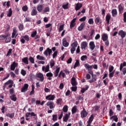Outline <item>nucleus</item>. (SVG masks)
<instances>
[{"mask_svg": "<svg viewBox=\"0 0 126 126\" xmlns=\"http://www.w3.org/2000/svg\"><path fill=\"white\" fill-rule=\"evenodd\" d=\"M84 26H85V23H82L78 28V31H82V30H83L84 29Z\"/></svg>", "mask_w": 126, "mask_h": 126, "instance_id": "7c9ffc66", "label": "nucleus"}, {"mask_svg": "<svg viewBox=\"0 0 126 126\" xmlns=\"http://www.w3.org/2000/svg\"><path fill=\"white\" fill-rule=\"evenodd\" d=\"M101 38L103 42H105V41L108 40V34L106 33L103 34L101 36Z\"/></svg>", "mask_w": 126, "mask_h": 126, "instance_id": "393cba45", "label": "nucleus"}, {"mask_svg": "<svg viewBox=\"0 0 126 126\" xmlns=\"http://www.w3.org/2000/svg\"><path fill=\"white\" fill-rule=\"evenodd\" d=\"M100 108V105H95L94 107V110L95 111H99V108Z\"/></svg>", "mask_w": 126, "mask_h": 126, "instance_id": "864d4df0", "label": "nucleus"}, {"mask_svg": "<svg viewBox=\"0 0 126 126\" xmlns=\"http://www.w3.org/2000/svg\"><path fill=\"white\" fill-rule=\"evenodd\" d=\"M77 45H78V43H77V41H75L71 44V46L72 48L70 50L71 54H74V51H75V50H76L75 48L77 47Z\"/></svg>", "mask_w": 126, "mask_h": 126, "instance_id": "f257e3e1", "label": "nucleus"}, {"mask_svg": "<svg viewBox=\"0 0 126 126\" xmlns=\"http://www.w3.org/2000/svg\"><path fill=\"white\" fill-rule=\"evenodd\" d=\"M32 19L29 17H26L24 21V22H31Z\"/></svg>", "mask_w": 126, "mask_h": 126, "instance_id": "4c0bfd02", "label": "nucleus"}, {"mask_svg": "<svg viewBox=\"0 0 126 126\" xmlns=\"http://www.w3.org/2000/svg\"><path fill=\"white\" fill-rule=\"evenodd\" d=\"M55 98H56V96H55V95L49 94L46 96L45 99L49 101H53L55 100Z\"/></svg>", "mask_w": 126, "mask_h": 126, "instance_id": "7ed1b4c3", "label": "nucleus"}, {"mask_svg": "<svg viewBox=\"0 0 126 126\" xmlns=\"http://www.w3.org/2000/svg\"><path fill=\"white\" fill-rule=\"evenodd\" d=\"M42 69L45 72H49L50 71V64H47L46 67L45 66H42Z\"/></svg>", "mask_w": 126, "mask_h": 126, "instance_id": "9d476101", "label": "nucleus"}, {"mask_svg": "<svg viewBox=\"0 0 126 126\" xmlns=\"http://www.w3.org/2000/svg\"><path fill=\"white\" fill-rule=\"evenodd\" d=\"M77 111V106L76 105H75L73 107V108L71 109V112L72 115L74 114H75V113Z\"/></svg>", "mask_w": 126, "mask_h": 126, "instance_id": "2f4dec72", "label": "nucleus"}, {"mask_svg": "<svg viewBox=\"0 0 126 126\" xmlns=\"http://www.w3.org/2000/svg\"><path fill=\"white\" fill-rule=\"evenodd\" d=\"M11 83H12V81L11 80H9L8 81L5 83L3 86V90H5L6 87V85H8L9 84H11Z\"/></svg>", "mask_w": 126, "mask_h": 126, "instance_id": "5701e85b", "label": "nucleus"}, {"mask_svg": "<svg viewBox=\"0 0 126 126\" xmlns=\"http://www.w3.org/2000/svg\"><path fill=\"white\" fill-rule=\"evenodd\" d=\"M87 56L83 55L81 57V61H82V62H84L85 61H86V60H87Z\"/></svg>", "mask_w": 126, "mask_h": 126, "instance_id": "49530a36", "label": "nucleus"}, {"mask_svg": "<svg viewBox=\"0 0 126 126\" xmlns=\"http://www.w3.org/2000/svg\"><path fill=\"white\" fill-rule=\"evenodd\" d=\"M18 64L16 63H15V62H14L10 66V69L11 70H14V69H15V67H16V66H17V65Z\"/></svg>", "mask_w": 126, "mask_h": 126, "instance_id": "dca6fc26", "label": "nucleus"}, {"mask_svg": "<svg viewBox=\"0 0 126 126\" xmlns=\"http://www.w3.org/2000/svg\"><path fill=\"white\" fill-rule=\"evenodd\" d=\"M11 15H12V9L10 8L8 11L7 16L8 17H11Z\"/></svg>", "mask_w": 126, "mask_h": 126, "instance_id": "79ce46f5", "label": "nucleus"}, {"mask_svg": "<svg viewBox=\"0 0 126 126\" xmlns=\"http://www.w3.org/2000/svg\"><path fill=\"white\" fill-rule=\"evenodd\" d=\"M88 88H89V86H88V85H86L85 88H82L81 90V93H85L86 90H88Z\"/></svg>", "mask_w": 126, "mask_h": 126, "instance_id": "ea45409f", "label": "nucleus"}, {"mask_svg": "<svg viewBox=\"0 0 126 126\" xmlns=\"http://www.w3.org/2000/svg\"><path fill=\"white\" fill-rule=\"evenodd\" d=\"M7 35H8V36H7L5 38V43H10L11 41V37H10V34L9 33H7Z\"/></svg>", "mask_w": 126, "mask_h": 126, "instance_id": "4468645a", "label": "nucleus"}, {"mask_svg": "<svg viewBox=\"0 0 126 126\" xmlns=\"http://www.w3.org/2000/svg\"><path fill=\"white\" fill-rule=\"evenodd\" d=\"M52 49H50V48H47V49L44 51V55L47 57L48 54L50 57V56H51V54H52Z\"/></svg>", "mask_w": 126, "mask_h": 126, "instance_id": "423d86ee", "label": "nucleus"}, {"mask_svg": "<svg viewBox=\"0 0 126 126\" xmlns=\"http://www.w3.org/2000/svg\"><path fill=\"white\" fill-rule=\"evenodd\" d=\"M62 7L63 9H68V2H67L65 4H63Z\"/></svg>", "mask_w": 126, "mask_h": 126, "instance_id": "8fccbe9b", "label": "nucleus"}, {"mask_svg": "<svg viewBox=\"0 0 126 126\" xmlns=\"http://www.w3.org/2000/svg\"><path fill=\"white\" fill-rule=\"evenodd\" d=\"M36 59L37 60H39V61H45V57H44L43 56H41L40 55H37L36 56Z\"/></svg>", "mask_w": 126, "mask_h": 126, "instance_id": "37998d69", "label": "nucleus"}, {"mask_svg": "<svg viewBox=\"0 0 126 126\" xmlns=\"http://www.w3.org/2000/svg\"><path fill=\"white\" fill-rule=\"evenodd\" d=\"M80 65V63H79V60H76L74 65V68H76L77 66H79Z\"/></svg>", "mask_w": 126, "mask_h": 126, "instance_id": "58836bf2", "label": "nucleus"}, {"mask_svg": "<svg viewBox=\"0 0 126 126\" xmlns=\"http://www.w3.org/2000/svg\"><path fill=\"white\" fill-rule=\"evenodd\" d=\"M76 21V18H74L71 22L70 27L72 28L75 26V22Z\"/></svg>", "mask_w": 126, "mask_h": 126, "instance_id": "bb28decb", "label": "nucleus"}, {"mask_svg": "<svg viewBox=\"0 0 126 126\" xmlns=\"http://www.w3.org/2000/svg\"><path fill=\"white\" fill-rule=\"evenodd\" d=\"M43 11V12H50V8L49 7H46L44 8Z\"/></svg>", "mask_w": 126, "mask_h": 126, "instance_id": "5fc2aeb1", "label": "nucleus"}, {"mask_svg": "<svg viewBox=\"0 0 126 126\" xmlns=\"http://www.w3.org/2000/svg\"><path fill=\"white\" fill-rule=\"evenodd\" d=\"M62 101H63V99L60 98H58L57 100V105H60V104H61V103L62 102Z\"/></svg>", "mask_w": 126, "mask_h": 126, "instance_id": "680f3d73", "label": "nucleus"}, {"mask_svg": "<svg viewBox=\"0 0 126 126\" xmlns=\"http://www.w3.org/2000/svg\"><path fill=\"white\" fill-rule=\"evenodd\" d=\"M22 10L23 11H27V10H28V7L27 6V5H25L23 6Z\"/></svg>", "mask_w": 126, "mask_h": 126, "instance_id": "bf43d9fd", "label": "nucleus"}, {"mask_svg": "<svg viewBox=\"0 0 126 126\" xmlns=\"http://www.w3.org/2000/svg\"><path fill=\"white\" fill-rule=\"evenodd\" d=\"M29 87V85L28 84H25L24 87L21 89V92L25 93L28 90Z\"/></svg>", "mask_w": 126, "mask_h": 126, "instance_id": "39448f33", "label": "nucleus"}, {"mask_svg": "<svg viewBox=\"0 0 126 126\" xmlns=\"http://www.w3.org/2000/svg\"><path fill=\"white\" fill-rule=\"evenodd\" d=\"M29 60L32 63H34V58H33L32 57H30Z\"/></svg>", "mask_w": 126, "mask_h": 126, "instance_id": "69168bd1", "label": "nucleus"}, {"mask_svg": "<svg viewBox=\"0 0 126 126\" xmlns=\"http://www.w3.org/2000/svg\"><path fill=\"white\" fill-rule=\"evenodd\" d=\"M124 8H125V7L123 5V4H120L118 6V9H119V13H123Z\"/></svg>", "mask_w": 126, "mask_h": 126, "instance_id": "2eb2a0df", "label": "nucleus"}, {"mask_svg": "<svg viewBox=\"0 0 126 126\" xmlns=\"http://www.w3.org/2000/svg\"><path fill=\"white\" fill-rule=\"evenodd\" d=\"M8 37V34L6 33L5 34H2L0 35V41H2V40H5V38Z\"/></svg>", "mask_w": 126, "mask_h": 126, "instance_id": "c756f323", "label": "nucleus"}, {"mask_svg": "<svg viewBox=\"0 0 126 126\" xmlns=\"http://www.w3.org/2000/svg\"><path fill=\"white\" fill-rule=\"evenodd\" d=\"M36 76L38 77V78H40V81H41V82L44 81V75H43V74L39 73L36 74Z\"/></svg>", "mask_w": 126, "mask_h": 126, "instance_id": "ddd939ff", "label": "nucleus"}, {"mask_svg": "<svg viewBox=\"0 0 126 126\" xmlns=\"http://www.w3.org/2000/svg\"><path fill=\"white\" fill-rule=\"evenodd\" d=\"M114 66L113 65H110L109 67V72H114Z\"/></svg>", "mask_w": 126, "mask_h": 126, "instance_id": "052dcab7", "label": "nucleus"}, {"mask_svg": "<svg viewBox=\"0 0 126 126\" xmlns=\"http://www.w3.org/2000/svg\"><path fill=\"white\" fill-rule=\"evenodd\" d=\"M38 11H37V10L36 9V8L34 7L32 9V12H31V15L32 16H35L36 14H37Z\"/></svg>", "mask_w": 126, "mask_h": 126, "instance_id": "b1692460", "label": "nucleus"}, {"mask_svg": "<svg viewBox=\"0 0 126 126\" xmlns=\"http://www.w3.org/2000/svg\"><path fill=\"white\" fill-rule=\"evenodd\" d=\"M51 67H53L55 65V61H52L50 63Z\"/></svg>", "mask_w": 126, "mask_h": 126, "instance_id": "338daca9", "label": "nucleus"}, {"mask_svg": "<svg viewBox=\"0 0 126 126\" xmlns=\"http://www.w3.org/2000/svg\"><path fill=\"white\" fill-rule=\"evenodd\" d=\"M90 47L91 51H93L95 49V44H94V41H91L90 42Z\"/></svg>", "mask_w": 126, "mask_h": 126, "instance_id": "cd10ccee", "label": "nucleus"}, {"mask_svg": "<svg viewBox=\"0 0 126 126\" xmlns=\"http://www.w3.org/2000/svg\"><path fill=\"white\" fill-rule=\"evenodd\" d=\"M10 99L12 101H14V102H15V101H16V100H17V98L16 97V96L15 95V94H12L10 96Z\"/></svg>", "mask_w": 126, "mask_h": 126, "instance_id": "c03bdc74", "label": "nucleus"}, {"mask_svg": "<svg viewBox=\"0 0 126 126\" xmlns=\"http://www.w3.org/2000/svg\"><path fill=\"white\" fill-rule=\"evenodd\" d=\"M47 106H49V109H52L55 108V103L53 101H48L46 104Z\"/></svg>", "mask_w": 126, "mask_h": 126, "instance_id": "0eeeda50", "label": "nucleus"}, {"mask_svg": "<svg viewBox=\"0 0 126 126\" xmlns=\"http://www.w3.org/2000/svg\"><path fill=\"white\" fill-rule=\"evenodd\" d=\"M69 43L66 41V38H63V47H68Z\"/></svg>", "mask_w": 126, "mask_h": 126, "instance_id": "4be33fe9", "label": "nucleus"}, {"mask_svg": "<svg viewBox=\"0 0 126 126\" xmlns=\"http://www.w3.org/2000/svg\"><path fill=\"white\" fill-rule=\"evenodd\" d=\"M93 120H94V115L92 114L91 116L90 117L89 120L87 121L88 123H92V122H93Z\"/></svg>", "mask_w": 126, "mask_h": 126, "instance_id": "c9c22d12", "label": "nucleus"}, {"mask_svg": "<svg viewBox=\"0 0 126 126\" xmlns=\"http://www.w3.org/2000/svg\"><path fill=\"white\" fill-rule=\"evenodd\" d=\"M84 66L86 68V69L88 70V71L93 69V68H92V65H90L87 63L84 64Z\"/></svg>", "mask_w": 126, "mask_h": 126, "instance_id": "a878e982", "label": "nucleus"}, {"mask_svg": "<svg viewBox=\"0 0 126 126\" xmlns=\"http://www.w3.org/2000/svg\"><path fill=\"white\" fill-rule=\"evenodd\" d=\"M119 36H120L122 39H124L126 37V33L123 30H121L118 32Z\"/></svg>", "mask_w": 126, "mask_h": 126, "instance_id": "20e7f679", "label": "nucleus"}, {"mask_svg": "<svg viewBox=\"0 0 126 126\" xmlns=\"http://www.w3.org/2000/svg\"><path fill=\"white\" fill-rule=\"evenodd\" d=\"M71 84H72V86H76V85H77V82H76V80L74 77H73L71 78Z\"/></svg>", "mask_w": 126, "mask_h": 126, "instance_id": "a211bd4d", "label": "nucleus"}, {"mask_svg": "<svg viewBox=\"0 0 126 126\" xmlns=\"http://www.w3.org/2000/svg\"><path fill=\"white\" fill-rule=\"evenodd\" d=\"M97 80V75H93L92 76V79L89 80L90 83H93V82H95Z\"/></svg>", "mask_w": 126, "mask_h": 126, "instance_id": "9b49d317", "label": "nucleus"}, {"mask_svg": "<svg viewBox=\"0 0 126 126\" xmlns=\"http://www.w3.org/2000/svg\"><path fill=\"white\" fill-rule=\"evenodd\" d=\"M88 23L89 24L93 25L94 24V20H93V18H90L88 20Z\"/></svg>", "mask_w": 126, "mask_h": 126, "instance_id": "de8ad7c7", "label": "nucleus"}, {"mask_svg": "<svg viewBox=\"0 0 126 126\" xmlns=\"http://www.w3.org/2000/svg\"><path fill=\"white\" fill-rule=\"evenodd\" d=\"M114 74H115V72H109V78H112L114 77Z\"/></svg>", "mask_w": 126, "mask_h": 126, "instance_id": "4d7b16f0", "label": "nucleus"}, {"mask_svg": "<svg viewBox=\"0 0 126 126\" xmlns=\"http://www.w3.org/2000/svg\"><path fill=\"white\" fill-rule=\"evenodd\" d=\"M70 116V112H68V113L65 114V115L63 117V122H65V123H66L67 122Z\"/></svg>", "mask_w": 126, "mask_h": 126, "instance_id": "6e6552de", "label": "nucleus"}, {"mask_svg": "<svg viewBox=\"0 0 126 126\" xmlns=\"http://www.w3.org/2000/svg\"><path fill=\"white\" fill-rule=\"evenodd\" d=\"M22 62L25 63V64H28L29 62H28V57H25L22 59Z\"/></svg>", "mask_w": 126, "mask_h": 126, "instance_id": "473e14b6", "label": "nucleus"}, {"mask_svg": "<svg viewBox=\"0 0 126 126\" xmlns=\"http://www.w3.org/2000/svg\"><path fill=\"white\" fill-rule=\"evenodd\" d=\"M112 14L113 17L115 16H117V14H118V12H117V9H114L112 10Z\"/></svg>", "mask_w": 126, "mask_h": 126, "instance_id": "72a5a7b5", "label": "nucleus"}, {"mask_svg": "<svg viewBox=\"0 0 126 126\" xmlns=\"http://www.w3.org/2000/svg\"><path fill=\"white\" fill-rule=\"evenodd\" d=\"M110 19H111V15H110L109 14L106 15V17H105V20H106L107 24H110Z\"/></svg>", "mask_w": 126, "mask_h": 126, "instance_id": "c85d7f7f", "label": "nucleus"}, {"mask_svg": "<svg viewBox=\"0 0 126 126\" xmlns=\"http://www.w3.org/2000/svg\"><path fill=\"white\" fill-rule=\"evenodd\" d=\"M64 27V25H62L60 26V27L59 28V33L60 32H62V31H63V30Z\"/></svg>", "mask_w": 126, "mask_h": 126, "instance_id": "603ef678", "label": "nucleus"}, {"mask_svg": "<svg viewBox=\"0 0 126 126\" xmlns=\"http://www.w3.org/2000/svg\"><path fill=\"white\" fill-rule=\"evenodd\" d=\"M112 119H113L114 121H115V122H118V116H117V115H114L113 116H112L111 117H110V120H112Z\"/></svg>", "mask_w": 126, "mask_h": 126, "instance_id": "09e8293b", "label": "nucleus"}, {"mask_svg": "<svg viewBox=\"0 0 126 126\" xmlns=\"http://www.w3.org/2000/svg\"><path fill=\"white\" fill-rule=\"evenodd\" d=\"M21 74L23 76H25L26 75V71L24 69H22L21 71Z\"/></svg>", "mask_w": 126, "mask_h": 126, "instance_id": "13d9d810", "label": "nucleus"}, {"mask_svg": "<svg viewBox=\"0 0 126 126\" xmlns=\"http://www.w3.org/2000/svg\"><path fill=\"white\" fill-rule=\"evenodd\" d=\"M55 72H54V76L57 77L58 75H59V73L60 72V70H61V67L57 66Z\"/></svg>", "mask_w": 126, "mask_h": 126, "instance_id": "aec40b11", "label": "nucleus"}, {"mask_svg": "<svg viewBox=\"0 0 126 126\" xmlns=\"http://www.w3.org/2000/svg\"><path fill=\"white\" fill-rule=\"evenodd\" d=\"M11 53H12V49H9L6 54V57H8V56H10V54H11Z\"/></svg>", "mask_w": 126, "mask_h": 126, "instance_id": "0e129e2a", "label": "nucleus"}, {"mask_svg": "<svg viewBox=\"0 0 126 126\" xmlns=\"http://www.w3.org/2000/svg\"><path fill=\"white\" fill-rule=\"evenodd\" d=\"M23 38L25 39L26 41H27V42H29V41H30V38H29V36H28V35H26L25 36H23Z\"/></svg>", "mask_w": 126, "mask_h": 126, "instance_id": "3c124183", "label": "nucleus"}, {"mask_svg": "<svg viewBox=\"0 0 126 126\" xmlns=\"http://www.w3.org/2000/svg\"><path fill=\"white\" fill-rule=\"evenodd\" d=\"M82 3H77L76 4V6H75V9L76 11H77L78 10H79V9H80V8L82 7Z\"/></svg>", "mask_w": 126, "mask_h": 126, "instance_id": "f8f14e48", "label": "nucleus"}, {"mask_svg": "<svg viewBox=\"0 0 126 126\" xmlns=\"http://www.w3.org/2000/svg\"><path fill=\"white\" fill-rule=\"evenodd\" d=\"M37 9L38 12H42V11L44 9V6L42 4H38L37 6Z\"/></svg>", "mask_w": 126, "mask_h": 126, "instance_id": "f3484780", "label": "nucleus"}, {"mask_svg": "<svg viewBox=\"0 0 126 126\" xmlns=\"http://www.w3.org/2000/svg\"><path fill=\"white\" fill-rule=\"evenodd\" d=\"M68 110V106L67 105H64L63 108V112L64 113H67Z\"/></svg>", "mask_w": 126, "mask_h": 126, "instance_id": "a19ab883", "label": "nucleus"}, {"mask_svg": "<svg viewBox=\"0 0 126 126\" xmlns=\"http://www.w3.org/2000/svg\"><path fill=\"white\" fill-rule=\"evenodd\" d=\"M6 117H8L10 118V119H13V117H14V113H7L6 114Z\"/></svg>", "mask_w": 126, "mask_h": 126, "instance_id": "e433bc0d", "label": "nucleus"}, {"mask_svg": "<svg viewBox=\"0 0 126 126\" xmlns=\"http://www.w3.org/2000/svg\"><path fill=\"white\" fill-rule=\"evenodd\" d=\"M18 27L20 31H23V29H24V25H23V24L20 23Z\"/></svg>", "mask_w": 126, "mask_h": 126, "instance_id": "f704fd0d", "label": "nucleus"}, {"mask_svg": "<svg viewBox=\"0 0 126 126\" xmlns=\"http://www.w3.org/2000/svg\"><path fill=\"white\" fill-rule=\"evenodd\" d=\"M87 45H88V44L87 43V42L86 41L83 42L81 45V48L82 50L85 51V50L86 49V48H87Z\"/></svg>", "mask_w": 126, "mask_h": 126, "instance_id": "1a4fd4ad", "label": "nucleus"}, {"mask_svg": "<svg viewBox=\"0 0 126 126\" xmlns=\"http://www.w3.org/2000/svg\"><path fill=\"white\" fill-rule=\"evenodd\" d=\"M123 16H124V22L125 23H126V12H125L124 14H123Z\"/></svg>", "mask_w": 126, "mask_h": 126, "instance_id": "774afa93", "label": "nucleus"}, {"mask_svg": "<svg viewBox=\"0 0 126 126\" xmlns=\"http://www.w3.org/2000/svg\"><path fill=\"white\" fill-rule=\"evenodd\" d=\"M103 77H102V79H105V78H106V77H108V72L107 71H105L104 73H103Z\"/></svg>", "mask_w": 126, "mask_h": 126, "instance_id": "e2e57ef3", "label": "nucleus"}, {"mask_svg": "<svg viewBox=\"0 0 126 126\" xmlns=\"http://www.w3.org/2000/svg\"><path fill=\"white\" fill-rule=\"evenodd\" d=\"M37 35V31H35L34 32H32V33L31 34V37L32 38H34V37H35V36H36Z\"/></svg>", "mask_w": 126, "mask_h": 126, "instance_id": "6e6d98bb", "label": "nucleus"}, {"mask_svg": "<svg viewBox=\"0 0 126 126\" xmlns=\"http://www.w3.org/2000/svg\"><path fill=\"white\" fill-rule=\"evenodd\" d=\"M52 120L53 122H56V121H58V115H53L52 116Z\"/></svg>", "mask_w": 126, "mask_h": 126, "instance_id": "a18cd8bd", "label": "nucleus"}, {"mask_svg": "<svg viewBox=\"0 0 126 126\" xmlns=\"http://www.w3.org/2000/svg\"><path fill=\"white\" fill-rule=\"evenodd\" d=\"M88 115V112L86 111V109L85 108H83V110L81 112V117L83 119L86 118Z\"/></svg>", "mask_w": 126, "mask_h": 126, "instance_id": "f03ea898", "label": "nucleus"}, {"mask_svg": "<svg viewBox=\"0 0 126 126\" xmlns=\"http://www.w3.org/2000/svg\"><path fill=\"white\" fill-rule=\"evenodd\" d=\"M46 76L47 78V79L48 80H52V77H53V76H54V75L52 74V72H48L47 73H46Z\"/></svg>", "mask_w": 126, "mask_h": 126, "instance_id": "412c9836", "label": "nucleus"}, {"mask_svg": "<svg viewBox=\"0 0 126 126\" xmlns=\"http://www.w3.org/2000/svg\"><path fill=\"white\" fill-rule=\"evenodd\" d=\"M102 20H101V19L100 18V17H97L95 18V23L97 25H99V24H101V23H102Z\"/></svg>", "mask_w": 126, "mask_h": 126, "instance_id": "6ab92c4d", "label": "nucleus"}]
</instances>
